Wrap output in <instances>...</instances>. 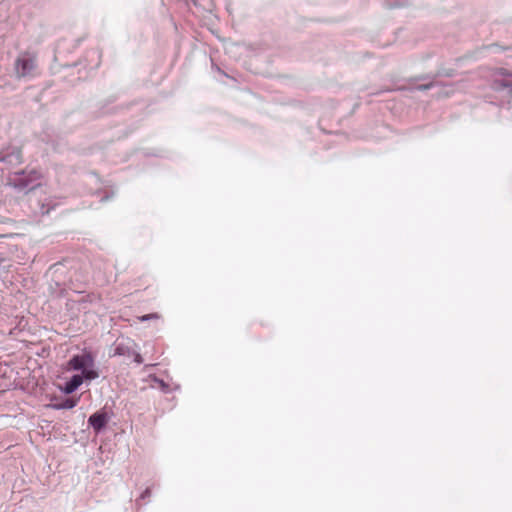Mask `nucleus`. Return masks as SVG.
Wrapping results in <instances>:
<instances>
[{"instance_id": "obj_1", "label": "nucleus", "mask_w": 512, "mask_h": 512, "mask_svg": "<svg viewBox=\"0 0 512 512\" xmlns=\"http://www.w3.org/2000/svg\"><path fill=\"white\" fill-rule=\"evenodd\" d=\"M40 179V173L34 169L14 172L9 176V184L19 189H34Z\"/></svg>"}, {"instance_id": "obj_2", "label": "nucleus", "mask_w": 512, "mask_h": 512, "mask_svg": "<svg viewBox=\"0 0 512 512\" xmlns=\"http://www.w3.org/2000/svg\"><path fill=\"white\" fill-rule=\"evenodd\" d=\"M69 366L73 370H81L86 380L96 379L99 374L94 369V360L90 354L76 355L69 361Z\"/></svg>"}, {"instance_id": "obj_3", "label": "nucleus", "mask_w": 512, "mask_h": 512, "mask_svg": "<svg viewBox=\"0 0 512 512\" xmlns=\"http://www.w3.org/2000/svg\"><path fill=\"white\" fill-rule=\"evenodd\" d=\"M36 58L30 53L20 54L14 64V71L18 78H30L36 74Z\"/></svg>"}, {"instance_id": "obj_4", "label": "nucleus", "mask_w": 512, "mask_h": 512, "mask_svg": "<svg viewBox=\"0 0 512 512\" xmlns=\"http://www.w3.org/2000/svg\"><path fill=\"white\" fill-rule=\"evenodd\" d=\"M0 162L7 163L10 166L19 165L22 162V154L19 148L13 147L10 152L0 156Z\"/></svg>"}, {"instance_id": "obj_5", "label": "nucleus", "mask_w": 512, "mask_h": 512, "mask_svg": "<svg viewBox=\"0 0 512 512\" xmlns=\"http://www.w3.org/2000/svg\"><path fill=\"white\" fill-rule=\"evenodd\" d=\"M88 422L96 432H99L107 424L108 416L106 413H94L89 417Z\"/></svg>"}, {"instance_id": "obj_6", "label": "nucleus", "mask_w": 512, "mask_h": 512, "mask_svg": "<svg viewBox=\"0 0 512 512\" xmlns=\"http://www.w3.org/2000/svg\"><path fill=\"white\" fill-rule=\"evenodd\" d=\"M83 379H85L83 375H73L71 379L66 382L64 392L66 394H71L76 391L78 387L83 383Z\"/></svg>"}, {"instance_id": "obj_7", "label": "nucleus", "mask_w": 512, "mask_h": 512, "mask_svg": "<svg viewBox=\"0 0 512 512\" xmlns=\"http://www.w3.org/2000/svg\"><path fill=\"white\" fill-rule=\"evenodd\" d=\"M158 318H159V315L157 313H151V314H147V315H143V316L139 317V320L140 321H148L151 319H158Z\"/></svg>"}, {"instance_id": "obj_8", "label": "nucleus", "mask_w": 512, "mask_h": 512, "mask_svg": "<svg viewBox=\"0 0 512 512\" xmlns=\"http://www.w3.org/2000/svg\"><path fill=\"white\" fill-rule=\"evenodd\" d=\"M75 406V402L72 400L66 401V403L63 405L64 408H73Z\"/></svg>"}, {"instance_id": "obj_9", "label": "nucleus", "mask_w": 512, "mask_h": 512, "mask_svg": "<svg viewBox=\"0 0 512 512\" xmlns=\"http://www.w3.org/2000/svg\"><path fill=\"white\" fill-rule=\"evenodd\" d=\"M134 360H135V362H136V363H138V364H141V363L143 362V359H142V357H141V355H140V354H136V356H135V359H134Z\"/></svg>"}, {"instance_id": "obj_10", "label": "nucleus", "mask_w": 512, "mask_h": 512, "mask_svg": "<svg viewBox=\"0 0 512 512\" xmlns=\"http://www.w3.org/2000/svg\"><path fill=\"white\" fill-rule=\"evenodd\" d=\"M207 1H208V2H211V0H207ZM204 6H205L206 8H209L211 5H210V3H208V4H204Z\"/></svg>"}, {"instance_id": "obj_11", "label": "nucleus", "mask_w": 512, "mask_h": 512, "mask_svg": "<svg viewBox=\"0 0 512 512\" xmlns=\"http://www.w3.org/2000/svg\"><path fill=\"white\" fill-rule=\"evenodd\" d=\"M148 494H149V490L147 489V490H145V492H144V494H143V497H144V496H146V495H148Z\"/></svg>"}]
</instances>
